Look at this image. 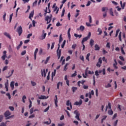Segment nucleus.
<instances>
[{"instance_id":"f257e3e1","label":"nucleus","mask_w":126,"mask_h":126,"mask_svg":"<svg viewBox=\"0 0 126 126\" xmlns=\"http://www.w3.org/2000/svg\"><path fill=\"white\" fill-rule=\"evenodd\" d=\"M91 37V32H89L88 33V35L83 38L81 41L82 44H84V42L87 41V40H88V39H89V38H90Z\"/></svg>"},{"instance_id":"f03ea898","label":"nucleus","mask_w":126,"mask_h":126,"mask_svg":"<svg viewBox=\"0 0 126 126\" xmlns=\"http://www.w3.org/2000/svg\"><path fill=\"white\" fill-rule=\"evenodd\" d=\"M16 32L18 33L19 36H21L22 34L23 30L21 26H20L17 28Z\"/></svg>"},{"instance_id":"7ed1b4c3","label":"nucleus","mask_w":126,"mask_h":126,"mask_svg":"<svg viewBox=\"0 0 126 126\" xmlns=\"http://www.w3.org/2000/svg\"><path fill=\"white\" fill-rule=\"evenodd\" d=\"M74 114L76 115V116L75 117V118L78 121H81V120H80V118H79V117L80 116V113H79V112H78V111L77 110H75L74 112Z\"/></svg>"},{"instance_id":"20e7f679","label":"nucleus","mask_w":126,"mask_h":126,"mask_svg":"<svg viewBox=\"0 0 126 126\" xmlns=\"http://www.w3.org/2000/svg\"><path fill=\"white\" fill-rule=\"evenodd\" d=\"M52 15H51V16H47L45 18V21H47V25L49 24V23H50L52 21Z\"/></svg>"},{"instance_id":"39448f33","label":"nucleus","mask_w":126,"mask_h":126,"mask_svg":"<svg viewBox=\"0 0 126 126\" xmlns=\"http://www.w3.org/2000/svg\"><path fill=\"white\" fill-rule=\"evenodd\" d=\"M57 56L58 57V59L60 60V58H61V56L62 55V50L61 49H57Z\"/></svg>"},{"instance_id":"423d86ee","label":"nucleus","mask_w":126,"mask_h":126,"mask_svg":"<svg viewBox=\"0 0 126 126\" xmlns=\"http://www.w3.org/2000/svg\"><path fill=\"white\" fill-rule=\"evenodd\" d=\"M47 36V33H44V34H42V35L39 37V39L41 40H43L46 38Z\"/></svg>"},{"instance_id":"0eeeda50","label":"nucleus","mask_w":126,"mask_h":126,"mask_svg":"<svg viewBox=\"0 0 126 126\" xmlns=\"http://www.w3.org/2000/svg\"><path fill=\"white\" fill-rule=\"evenodd\" d=\"M6 53H7V51L6 50H4L3 52V55H2V56H1V59H2V61L5 60V59L6 58Z\"/></svg>"},{"instance_id":"6e6552de","label":"nucleus","mask_w":126,"mask_h":126,"mask_svg":"<svg viewBox=\"0 0 126 126\" xmlns=\"http://www.w3.org/2000/svg\"><path fill=\"white\" fill-rule=\"evenodd\" d=\"M82 100L80 99L79 102H75L74 104V105L80 106L82 104Z\"/></svg>"},{"instance_id":"1a4fd4ad","label":"nucleus","mask_w":126,"mask_h":126,"mask_svg":"<svg viewBox=\"0 0 126 126\" xmlns=\"http://www.w3.org/2000/svg\"><path fill=\"white\" fill-rule=\"evenodd\" d=\"M101 63H102L101 58H99L98 62L96 63V66L100 67Z\"/></svg>"},{"instance_id":"9d476101","label":"nucleus","mask_w":126,"mask_h":126,"mask_svg":"<svg viewBox=\"0 0 126 126\" xmlns=\"http://www.w3.org/2000/svg\"><path fill=\"white\" fill-rule=\"evenodd\" d=\"M66 105L67 106H70V109H72V105H71V102L69 101V100H67L66 103Z\"/></svg>"},{"instance_id":"9b49d317","label":"nucleus","mask_w":126,"mask_h":126,"mask_svg":"<svg viewBox=\"0 0 126 126\" xmlns=\"http://www.w3.org/2000/svg\"><path fill=\"white\" fill-rule=\"evenodd\" d=\"M4 35H5L6 37L8 38L9 39H11V36L10 34L7 32H4L3 33Z\"/></svg>"},{"instance_id":"f8f14e48","label":"nucleus","mask_w":126,"mask_h":126,"mask_svg":"<svg viewBox=\"0 0 126 126\" xmlns=\"http://www.w3.org/2000/svg\"><path fill=\"white\" fill-rule=\"evenodd\" d=\"M11 113L9 111H7L4 113V116L5 117H9L10 115H11Z\"/></svg>"},{"instance_id":"ddd939ff","label":"nucleus","mask_w":126,"mask_h":126,"mask_svg":"<svg viewBox=\"0 0 126 126\" xmlns=\"http://www.w3.org/2000/svg\"><path fill=\"white\" fill-rule=\"evenodd\" d=\"M41 75L42 77H46V73L45 69H43V70H41Z\"/></svg>"},{"instance_id":"4468645a","label":"nucleus","mask_w":126,"mask_h":126,"mask_svg":"<svg viewBox=\"0 0 126 126\" xmlns=\"http://www.w3.org/2000/svg\"><path fill=\"white\" fill-rule=\"evenodd\" d=\"M38 50H39V49L38 48H36L35 50L34 53V57L35 60H36V56H37V54L38 52Z\"/></svg>"},{"instance_id":"2eb2a0df","label":"nucleus","mask_w":126,"mask_h":126,"mask_svg":"<svg viewBox=\"0 0 126 126\" xmlns=\"http://www.w3.org/2000/svg\"><path fill=\"white\" fill-rule=\"evenodd\" d=\"M114 62H115V63H114V64H113V67L115 69H117L118 68V67L117 66L118 64V63H117L116 59H114Z\"/></svg>"},{"instance_id":"dca6fc26","label":"nucleus","mask_w":126,"mask_h":126,"mask_svg":"<svg viewBox=\"0 0 126 126\" xmlns=\"http://www.w3.org/2000/svg\"><path fill=\"white\" fill-rule=\"evenodd\" d=\"M14 72V70H11V72H8V74H9V75L7 77H6V78H9L11 76H12L13 75Z\"/></svg>"},{"instance_id":"f3484780","label":"nucleus","mask_w":126,"mask_h":126,"mask_svg":"<svg viewBox=\"0 0 126 126\" xmlns=\"http://www.w3.org/2000/svg\"><path fill=\"white\" fill-rule=\"evenodd\" d=\"M84 29H85V27L84 26H80L79 28H77V31H84Z\"/></svg>"},{"instance_id":"a211bd4d","label":"nucleus","mask_w":126,"mask_h":126,"mask_svg":"<svg viewBox=\"0 0 126 126\" xmlns=\"http://www.w3.org/2000/svg\"><path fill=\"white\" fill-rule=\"evenodd\" d=\"M55 98L56 99H55V104L56 107H58V98L57 95H55Z\"/></svg>"},{"instance_id":"6ab92c4d","label":"nucleus","mask_w":126,"mask_h":126,"mask_svg":"<svg viewBox=\"0 0 126 126\" xmlns=\"http://www.w3.org/2000/svg\"><path fill=\"white\" fill-rule=\"evenodd\" d=\"M120 5H121V6L122 7V9H124L125 5H126V2H124L123 4L122 1L121 0L120 1Z\"/></svg>"},{"instance_id":"aec40b11","label":"nucleus","mask_w":126,"mask_h":126,"mask_svg":"<svg viewBox=\"0 0 126 126\" xmlns=\"http://www.w3.org/2000/svg\"><path fill=\"white\" fill-rule=\"evenodd\" d=\"M60 86H63V82H58L57 85V88L58 89H60Z\"/></svg>"},{"instance_id":"412c9836","label":"nucleus","mask_w":126,"mask_h":126,"mask_svg":"<svg viewBox=\"0 0 126 126\" xmlns=\"http://www.w3.org/2000/svg\"><path fill=\"white\" fill-rule=\"evenodd\" d=\"M33 15H34V10H33V11H32V12L30 13V15H29V19H32V18H33Z\"/></svg>"},{"instance_id":"4be33fe9","label":"nucleus","mask_w":126,"mask_h":126,"mask_svg":"<svg viewBox=\"0 0 126 126\" xmlns=\"http://www.w3.org/2000/svg\"><path fill=\"white\" fill-rule=\"evenodd\" d=\"M57 70L55 69L54 72L52 73V79H53L54 77L56 76Z\"/></svg>"},{"instance_id":"5701e85b","label":"nucleus","mask_w":126,"mask_h":126,"mask_svg":"<svg viewBox=\"0 0 126 126\" xmlns=\"http://www.w3.org/2000/svg\"><path fill=\"white\" fill-rule=\"evenodd\" d=\"M90 45L92 47L94 45V40L93 39H91L90 41Z\"/></svg>"},{"instance_id":"b1692460","label":"nucleus","mask_w":126,"mask_h":126,"mask_svg":"<svg viewBox=\"0 0 126 126\" xmlns=\"http://www.w3.org/2000/svg\"><path fill=\"white\" fill-rule=\"evenodd\" d=\"M23 43L22 41L20 42V44L17 46V49L19 50L21 47L22 46Z\"/></svg>"},{"instance_id":"393cba45","label":"nucleus","mask_w":126,"mask_h":126,"mask_svg":"<svg viewBox=\"0 0 126 126\" xmlns=\"http://www.w3.org/2000/svg\"><path fill=\"white\" fill-rule=\"evenodd\" d=\"M49 97H46V96L44 95H41L40 96L38 97V99H46L48 98Z\"/></svg>"},{"instance_id":"a878e982","label":"nucleus","mask_w":126,"mask_h":126,"mask_svg":"<svg viewBox=\"0 0 126 126\" xmlns=\"http://www.w3.org/2000/svg\"><path fill=\"white\" fill-rule=\"evenodd\" d=\"M50 59H51V56H48V57H47V58L44 62V63L45 64H47Z\"/></svg>"},{"instance_id":"bb28decb","label":"nucleus","mask_w":126,"mask_h":126,"mask_svg":"<svg viewBox=\"0 0 126 126\" xmlns=\"http://www.w3.org/2000/svg\"><path fill=\"white\" fill-rule=\"evenodd\" d=\"M94 48L95 51H98L100 49V47L98 45V44H95L94 45Z\"/></svg>"},{"instance_id":"cd10ccee","label":"nucleus","mask_w":126,"mask_h":126,"mask_svg":"<svg viewBox=\"0 0 126 126\" xmlns=\"http://www.w3.org/2000/svg\"><path fill=\"white\" fill-rule=\"evenodd\" d=\"M74 35L76 37H79V38H81V37H82V34H78L77 33H74Z\"/></svg>"},{"instance_id":"c85d7f7f","label":"nucleus","mask_w":126,"mask_h":126,"mask_svg":"<svg viewBox=\"0 0 126 126\" xmlns=\"http://www.w3.org/2000/svg\"><path fill=\"white\" fill-rule=\"evenodd\" d=\"M10 87L12 89V90L14 88V82L12 81L10 83Z\"/></svg>"},{"instance_id":"c756f323","label":"nucleus","mask_w":126,"mask_h":126,"mask_svg":"<svg viewBox=\"0 0 126 126\" xmlns=\"http://www.w3.org/2000/svg\"><path fill=\"white\" fill-rule=\"evenodd\" d=\"M77 90V88L76 87H72V91L73 93H75V91Z\"/></svg>"},{"instance_id":"7c9ffc66","label":"nucleus","mask_w":126,"mask_h":126,"mask_svg":"<svg viewBox=\"0 0 126 126\" xmlns=\"http://www.w3.org/2000/svg\"><path fill=\"white\" fill-rule=\"evenodd\" d=\"M97 32H99V33L98 34V35H100L101 34L102 32V30H101L100 28H98V29H97Z\"/></svg>"},{"instance_id":"2f4dec72","label":"nucleus","mask_w":126,"mask_h":126,"mask_svg":"<svg viewBox=\"0 0 126 126\" xmlns=\"http://www.w3.org/2000/svg\"><path fill=\"white\" fill-rule=\"evenodd\" d=\"M66 40H64L63 41V44H62V45H61V47H62V48H64V45H65V43H66Z\"/></svg>"},{"instance_id":"473e14b6","label":"nucleus","mask_w":126,"mask_h":126,"mask_svg":"<svg viewBox=\"0 0 126 126\" xmlns=\"http://www.w3.org/2000/svg\"><path fill=\"white\" fill-rule=\"evenodd\" d=\"M90 55H91V54H90V53H88V54H87V56H86V59L89 62L90 61L89 59V57H90Z\"/></svg>"},{"instance_id":"72a5a7b5","label":"nucleus","mask_w":126,"mask_h":126,"mask_svg":"<svg viewBox=\"0 0 126 126\" xmlns=\"http://www.w3.org/2000/svg\"><path fill=\"white\" fill-rule=\"evenodd\" d=\"M108 8L107 7H103L102 8V11L104 12L105 11H108Z\"/></svg>"},{"instance_id":"f704fd0d","label":"nucleus","mask_w":126,"mask_h":126,"mask_svg":"<svg viewBox=\"0 0 126 126\" xmlns=\"http://www.w3.org/2000/svg\"><path fill=\"white\" fill-rule=\"evenodd\" d=\"M89 69V67H87L86 70H85V75L87 76L88 75V69Z\"/></svg>"},{"instance_id":"c9c22d12","label":"nucleus","mask_w":126,"mask_h":126,"mask_svg":"<svg viewBox=\"0 0 126 126\" xmlns=\"http://www.w3.org/2000/svg\"><path fill=\"white\" fill-rule=\"evenodd\" d=\"M13 16V13H12L10 15V17H9V23H11L12 21V17Z\"/></svg>"},{"instance_id":"e433bc0d","label":"nucleus","mask_w":126,"mask_h":126,"mask_svg":"<svg viewBox=\"0 0 126 126\" xmlns=\"http://www.w3.org/2000/svg\"><path fill=\"white\" fill-rule=\"evenodd\" d=\"M63 41V37H62V34L60 35V38H59V43L61 44V43Z\"/></svg>"},{"instance_id":"4c0bfd02","label":"nucleus","mask_w":126,"mask_h":126,"mask_svg":"<svg viewBox=\"0 0 126 126\" xmlns=\"http://www.w3.org/2000/svg\"><path fill=\"white\" fill-rule=\"evenodd\" d=\"M27 99V97L26 95H24L22 97V101L24 103H25L26 102L25 100Z\"/></svg>"},{"instance_id":"58836bf2","label":"nucleus","mask_w":126,"mask_h":126,"mask_svg":"<svg viewBox=\"0 0 126 126\" xmlns=\"http://www.w3.org/2000/svg\"><path fill=\"white\" fill-rule=\"evenodd\" d=\"M65 12V9H64V8H63V11H62V13L61 14V17H63V16H64V12Z\"/></svg>"},{"instance_id":"ea45409f","label":"nucleus","mask_w":126,"mask_h":126,"mask_svg":"<svg viewBox=\"0 0 126 126\" xmlns=\"http://www.w3.org/2000/svg\"><path fill=\"white\" fill-rule=\"evenodd\" d=\"M109 11H110V15H111L112 16H114L113 12V9H112V8H111L110 9Z\"/></svg>"},{"instance_id":"a19ab883","label":"nucleus","mask_w":126,"mask_h":126,"mask_svg":"<svg viewBox=\"0 0 126 126\" xmlns=\"http://www.w3.org/2000/svg\"><path fill=\"white\" fill-rule=\"evenodd\" d=\"M67 65H68V63H66L65 66H64V71H66V70H67Z\"/></svg>"},{"instance_id":"79ce46f5","label":"nucleus","mask_w":126,"mask_h":126,"mask_svg":"<svg viewBox=\"0 0 126 126\" xmlns=\"http://www.w3.org/2000/svg\"><path fill=\"white\" fill-rule=\"evenodd\" d=\"M4 85H5V88H8V86H9L8 80H7V82L5 83Z\"/></svg>"},{"instance_id":"37998d69","label":"nucleus","mask_w":126,"mask_h":126,"mask_svg":"<svg viewBox=\"0 0 126 126\" xmlns=\"http://www.w3.org/2000/svg\"><path fill=\"white\" fill-rule=\"evenodd\" d=\"M121 36H122V32H120V33H119V39L120 41H122Z\"/></svg>"},{"instance_id":"c03bdc74","label":"nucleus","mask_w":126,"mask_h":126,"mask_svg":"<svg viewBox=\"0 0 126 126\" xmlns=\"http://www.w3.org/2000/svg\"><path fill=\"white\" fill-rule=\"evenodd\" d=\"M32 36V33H29V34H28V35H27V38L28 39H30V37H31V36Z\"/></svg>"},{"instance_id":"a18cd8bd","label":"nucleus","mask_w":126,"mask_h":126,"mask_svg":"<svg viewBox=\"0 0 126 126\" xmlns=\"http://www.w3.org/2000/svg\"><path fill=\"white\" fill-rule=\"evenodd\" d=\"M8 68V66H4V67H3V68H2V71H4L7 70Z\"/></svg>"},{"instance_id":"49530a36","label":"nucleus","mask_w":126,"mask_h":126,"mask_svg":"<svg viewBox=\"0 0 126 126\" xmlns=\"http://www.w3.org/2000/svg\"><path fill=\"white\" fill-rule=\"evenodd\" d=\"M37 2H38V0H35V1L33 3L32 6H36V5H37Z\"/></svg>"},{"instance_id":"de8ad7c7","label":"nucleus","mask_w":126,"mask_h":126,"mask_svg":"<svg viewBox=\"0 0 126 126\" xmlns=\"http://www.w3.org/2000/svg\"><path fill=\"white\" fill-rule=\"evenodd\" d=\"M31 84L32 86H35L36 85V83H35V82H33V81H31Z\"/></svg>"},{"instance_id":"09e8293b","label":"nucleus","mask_w":126,"mask_h":126,"mask_svg":"<svg viewBox=\"0 0 126 126\" xmlns=\"http://www.w3.org/2000/svg\"><path fill=\"white\" fill-rule=\"evenodd\" d=\"M55 45V42H54L52 43V45H51V50H53L54 49Z\"/></svg>"},{"instance_id":"8fccbe9b","label":"nucleus","mask_w":126,"mask_h":126,"mask_svg":"<svg viewBox=\"0 0 126 126\" xmlns=\"http://www.w3.org/2000/svg\"><path fill=\"white\" fill-rule=\"evenodd\" d=\"M90 23H92V17L91 15H89Z\"/></svg>"},{"instance_id":"3c124183","label":"nucleus","mask_w":126,"mask_h":126,"mask_svg":"<svg viewBox=\"0 0 126 126\" xmlns=\"http://www.w3.org/2000/svg\"><path fill=\"white\" fill-rule=\"evenodd\" d=\"M77 72H76V71H75V73H74L73 74H72V75H71V77H75L76 75H77Z\"/></svg>"},{"instance_id":"603ef678","label":"nucleus","mask_w":126,"mask_h":126,"mask_svg":"<svg viewBox=\"0 0 126 126\" xmlns=\"http://www.w3.org/2000/svg\"><path fill=\"white\" fill-rule=\"evenodd\" d=\"M108 114L109 115H113V112L112 111V110H109V111H108Z\"/></svg>"},{"instance_id":"864d4df0","label":"nucleus","mask_w":126,"mask_h":126,"mask_svg":"<svg viewBox=\"0 0 126 126\" xmlns=\"http://www.w3.org/2000/svg\"><path fill=\"white\" fill-rule=\"evenodd\" d=\"M119 32H120V29L117 30V31H116V35H115V37H117V36H118V33H119Z\"/></svg>"},{"instance_id":"5fc2aeb1","label":"nucleus","mask_w":126,"mask_h":126,"mask_svg":"<svg viewBox=\"0 0 126 126\" xmlns=\"http://www.w3.org/2000/svg\"><path fill=\"white\" fill-rule=\"evenodd\" d=\"M26 53H27V51H26V50H24V51H23L21 53V55H22V56H24V55H26Z\"/></svg>"},{"instance_id":"6e6d98bb","label":"nucleus","mask_w":126,"mask_h":126,"mask_svg":"<svg viewBox=\"0 0 126 126\" xmlns=\"http://www.w3.org/2000/svg\"><path fill=\"white\" fill-rule=\"evenodd\" d=\"M49 109H50V106H49L47 108H46V109L43 111V112H48V111H49Z\"/></svg>"},{"instance_id":"4d7b16f0","label":"nucleus","mask_w":126,"mask_h":126,"mask_svg":"<svg viewBox=\"0 0 126 126\" xmlns=\"http://www.w3.org/2000/svg\"><path fill=\"white\" fill-rule=\"evenodd\" d=\"M83 88L84 89H85V90L88 89V86H86V85H84L83 86Z\"/></svg>"},{"instance_id":"13d9d810","label":"nucleus","mask_w":126,"mask_h":126,"mask_svg":"<svg viewBox=\"0 0 126 126\" xmlns=\"http://www.w3.org/2000/svg\"><path fill=\"white\" fill-rule=\"evenodd\" d=\"M14 117V115H12V116H8L6 118V120H8V119H10V118H13V117Z\"/></svg>"},{"instance_id":"bf43d9fd","label":"nucleus","mask_w":126,"mask_h":126,"mask_svg":"<svg viewBox=\"0 0 126 126\" xmlns=\"http://www.w3.org/2000/svg\"><path fill=\"white\" fill-rule=\"evenodd\" d=\"M6 95L8 97V99H10L11 98L10 94L9 93L6 94Z\"/></svg>"},{"instance_id":"052dcab7","label":"nucleus","mask_w":126,"mask_h":126,"mask_svg":"<svg viewBox=\"0 0 126 126\" xmlns=\"http://www.w3.org/2000/svg\"><path fill=\"white\" fill-rule=\"evenodd\" d=\"M121 52L123 55H125V52L124 49L122 47H121Z\"/></svg>"},{"instance_id":"680f3d73","label":"nucleus","mask_w":126,"mask_h":126,"mask_svg":"<svg viewBox=\"0 0 126 126\" xmlns=\"http://www.w3.org/2000/svg\"><path fill=\"white\" fill-rule=\"evenodd\" d=\"M111 87V85L110 84H107V85L106 86H105V88H109V87Z\"/></svg>"},{"instance_id":"e2e57ef3","label":"nucleus","mask_w":126,"mask_h":126,"mask_svg":"<svg viewBox=\"0 0 126 126\" xmlns=\"http://www.w3.org/2000/svg\"><path fill=\"white\" fill-rule=\"evenodd\" d=\"M119 59L122 61H125L124 58L123 57V56H120Z\"/></svg>"},{"instance_id":"0e129e2a","label":"nucleus","mask_w":126,"mask_h":126,"mask_svg":"<svg viewBox=\"0 0 126 126\" xmlns=\"http://www.w3.org/2000/svg\"><path fill=\"white\" fill-rule=\"evenodd\" d=\"M118 62L121 65H124L123 62H122V61H120V60H118Z\"/></svg>"},{"instance_id":"69168bd1","label":"nucleus","mask_w":126,"mask_h":126,"mask_svg":"<svg viewBox=\"0 0 126 126\" xmlns=\"http://www.w3.org/2000/svg\"><path fill=\"white\" fill-rule=\"evenodd\" d=\"M58 126H64V123H62V124H58Z\"/></svg>"},{"instance_id":"338daca9","label":"nucleus","mask_w":126,"mask_h":126,"mask_svg":"<svg viewBox=\"0 0 126 126\" xmlns=\"http://www.w3.org/2000/svg\"><path fill=\"white\" fill-rule=\"evenodd\" d=\"M6 125H7V123H2L1 124V126H7Z\"/></svg>"},{"instance_id":"774afa93","label":"nucleus","mask_w":126,"mask_h":126,"mask_svg":"<svg viewBox=\"0 0 126 126\" xmlns=\"http://www.w3.org/2000/svg\"><path fill=\"white\" fill-rule=\"evenodd\" d=\"M118 120H116V121L115 122L114 124V126H117V124H118Z\"/></svg>"}]
</instances>
